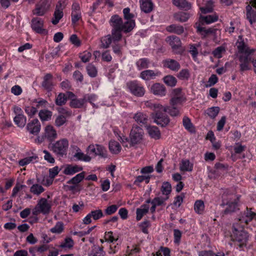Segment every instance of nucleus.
<instances>
[{
	"instance_id": "f257e3e1",
	"label": "nucleus",
	"mask_w": 256,
	"mask_h": 256,
	"mask_svg": "<svg viewBox=\"0 0 256 256\" xmlns=\"http://www.w3.org/2000/svg\"><path fill=\"white\" fill-rule=\"evenodd\" d=\"M109 24L112 27L111 33L114 41H119L122 37V32L128 33L134 28V20H125L117 14L111 16Z\"/></svg>"
},
{
	"instance_id": "f03ea898",
	"label": "nucleus",
	"mask_w": 256,
	"mask_h": 256,
	"mask_svg": "<svg viewBox=\"0 0 256 256\" xmlns=\"http://www.w3.org/2000/svg\"><path fill=\"white\" fill-rule=\"evenodd\" d=\"M236 46L240 62V70L241 71H245L250 69V55L255 52V50L250 48L247 45L245 44L241 36H239L238 40L236 42Z\"/></svg>"
},
{
	"instance_id": "7ed1b4c3",
	"label": "nucleus",
	"mask_w": 256,
	"mask_h": 256,
	"mask_svg": "<svg viewBox=\"0 0 256 256\" xmlns=\"http://www.w3.org/2000/svg\"><path fill=\"white\" fill-rule=\"evenodd\" d=\"M232 240L236 242L240 250H244L247 246L251 236L243 228L234 225L233 230L231 234Z\"/></svg>"
},
{
	"instance_id": "20e7f679",
	"label": "nucleus",
	"mask_w": 256,
	"mask_h": 256,
	"mask_svg": "<svg viewBox=\"0 0 256 256\" xmlns=\"http://www.w3.org/2000/svg\"><path fill=\"white\" fill-rule=\"evenodd\" d=\"M222 204L226 206L224 213L228 214L234 212L238 208L239 197L235 194H224L222 196Z\"/></svg>"
},
{
	"instance_id": "39448f33",
	"label": "nucleus",
	"mask_w": 256,
	"mask_h": 256,
	"mask_svg": "<svg viewBox=\"0 0 256 256\" xmlns=\"http://www.w3.org/2000/svg\"><path fill=\"white\" fill-rule=\"evenodd\" d=\"M52 206V202L45 198L40 199L38 204L33 210L32 214L37 215L38 214L42 213L44 214H46L50 213Z\"/></svg>"
},
{
	"instance_id": "423d86ee",
	"label": "nucleus",
	"mask_w": 256,
	"mask_h": 256,
	"mask_svg": "<svg viewBox=\"0 0 256 256\" xmlns=\"http://www.w3.org/2000/svg\"><path fill=\"white\" fill-rule=\"evenodd\" d=\"M146 106L154 110H162L164 112H168L172 116H177L180 114L179 110L174 107V106H172V108H170L168 106H163L160 104L152 103L149 102H146Z\"/></svg>"
},
{
	"instance_id": "0eeeda50",
	"label": "nucleus",
	"mask_w": 256,
	"mask_h": 256,
	"mask_svg": "<svg viewBox=\"0 0 256 256\" xmlns=\"http://www.w3.org/2000/svg\"><path fill=\"white\" fill-rule=\"evenodd\" d=\"M67 4L66 0H60L58 2L52 20V22L53 24L56 25L58 24L60 20L63 17V10L65 8Z\"/></svg>"
},
{
	"instance_id": "6e6552de",
	"label": "nucleus",
	"mask_w": 256,
	"mask_h": 256,
	"mask_svg": "<svg viewBox=\"0 0 256 256\" xmlns=\"http://www.w3.org/2000/svg\"><path fill=\"white\" fill-rule=\"evenodd\" d=\"M68 142L66 138L61 139L56 142L53 146V151L58 155L63 156L66 153Z\"/></svg>"
},
{
	"instance_id": "1a4fd4ad",
	"label": "nucleus",
	"mask_w": 256,
	"mask_h": 256,
	"mask_svg": "<svg viewBox=\"0 0 256 256\" xmlns=\"http://www.w3.org/2000/svg\"><path fill=\"white\" fill-rule=\"evenodd\" d=\"M144 131L142 128L138 126H132L130 133L131 143L130 145H134L140 143L142 140Z\"/></svg>"
},
{
	"instance_id": "9d476101",
	"label": "nucleus",
	"mask_w": 256,
	"mask_h": 256,
	"mask_svg": "<svg viewBox=\"0 0 256 256\" xmlns=\"http://www.w3.org/2000/svg\"><path fill=\"white\" fill-rule=\"evenodd\" d=\"M50 0H40L32 10L34 15L42 16L48 10L50 6Z\"/></svg>"
},
{
	"instance_id": "9b49d317",
	"label": "nucleus",
	"mask_w": 256,
	"mask_h": 256,
	"mask_svg": "<svg viewBox=\"0 0 256 256\" xmlns=\"http://www.w3.org/2000/svg\"><path fill=\"white\" fill-rule=\"evenodd\" d=\"M166 40L171 46L174 53L179 54L182 51L181 41L178 36H169L166 38Z\"/></svg>"
},
{
	"instance_id": "f8f14e48",
	"label": "nucleus",
	"mask_w": 256,
	"mask_h": 256,
	"mask_svg": "<svg viewBox=\"0 0 256 256\" xmlns=\"http://www.w3.org/2000/svg\"><path fill=\"white\" fill-rule=\"evenodd\" d=\"M88 152L92 154L94 156H99L101 158L107 156V151L106 148L101 145L90 144L87 148Z\"/></svg>"
},
{
	"instance_id": "ddd939ff",
	"label": "nucleus",
	"mask_w": 256,
	"mask_h": 256,
	"mask_svg": "<svg viewBox=\"0 0 256 256\" xmlns=\"http://www.w3.org/2000/svg\"><path fill=\"white\" fill-rule=\"evenodd\" d=\"M127 86L130 92L136 96H142L144 94L145 90L143 86L137 81L129 82Z\"/></svg>"
},
{
	"instance_id": "4468645a",
	"label": "nucleus",
	"mask_w": 256,
	"mask_h": 256,
	"mask_svg": "<svg viewBox=\"0 0 256 256\" xmlns=\"http://www.w3.org/2000/svg\"><path fill=\"white\" fill-rule=\"evenodd\" d=\"M154 111L156 113L154 114L153 118L155 123L162 126H164L168 124L170 122L169 118L167 116L164 115L160 112H163L162 110Z\"/></svg>"
},
{
	"instance_id": "2eb2a0df",
	"label": "nucleus",
	"mask_w": 256,
	"mask_h": 256,
	"mask_svg": "<svg viewBox=\"0 0 256 256\" xmlns=\"http://www.w3.org/2000/svg\"><path fill=\"white\" fill-rule=\"evenodd\" d=\"M168 200V197L167 196L166 198L164 196H158L154 198L152 200H148L146 201V203H151L152 206L150 208V210L152 213H154L156 211V206L163 205L164 202Z\"/></svg>"
},
{
	"instance_id": "dca6fc26",
	"label": "nucleus",
	"mask_w": 256,
	"mask_h": 256,
	"mask_svg": "<svg viewBox=\"0 0 256 256\" xmlns=\"http://www.w3.org/2000/svg\"><path fill=\"white\" fill-rule=\"evenodd\" d=\"M32 28L38 34H44L46 32V30L43 28L44 21L39 18H35L31 21Z\"/></svg>"
},
{
	"instance_id": "f3484780",
	"label": "nucleus",
	"mask_w": 256,
	"mask_h": 256,
	"mask_svg": "<svg viewBox=\"0 0 256 256\" xmlns=\"http://www.w3.org/2000/svg\"><path fill=\"white\" fill-rule=\"evenodd\" d=\"M197 2L202 13L206 14L212 11L214 3L212 0L208 1L204 0H198Z\"/></svg>"
},
{
	"instance_id": "a211bd4d",
	"label": "nucleus",
	"mask_w": 256,
	"mask_h": 256,
	"mask_svg": "<svg viewBox=\"0 0 256 256\" xmlns=\"http://www.w3.org/2000/svg\"><path fill=\"white\" fill-rule=\"evenodd\" d=\"M57 138V133L54 128L50 125L46 126L44 128L42 139H46L52 142Z\"/></svg>"
},
{
	"instance_id": "6ab92c4d",
	"label": "nucleus",
	"mask_w": 256,
	"mask_h": 256,
	"mask_svg": "<svg viewBox=\"0 0 256 256\" xmlns=\"http://www.w3.org/2000/svg\"><path fill=\"white\" fill-rule=\"evenodd\" d=\"M41 125L39 120L35 118L30 122L26 126L28 130L34 135L38 134L40 132Z\"/></svg>"
},
{
	"instance_id": "aec40b11",
	"label": "nucleus",
	"mask_w": 256,
	"mask_h": 256,
	"mask_svg": "<svg viewBox=\"0 0 256 256\" xmlns=\"http://www.w3.org/2000/svg\"><path fill=\"white\" fill-rule=\"evenodd\" d=\"M256 216V214L252 210L246 208L243 213L240 216L238 220L242 224H248L250 222L252 221Z\"/></svg>"
},
{
	"instance_id": "412c9836",
	"label": "nucleus",
	"mask_w": 256,
	"mask_h": 256,
	"mask_svg": "<svg viewBox=\"0 0 256 256\" xmlns=\"http://www.w3.org/2000/svg\"><path fill=\"white\" fill-rule=\"evenodd\" d=\"M150 91L154 94L160 96H164L166 94L164 86L160 83L154 84L150 88Z\"/></svg>"
},
{
	"instance_id": "4be33fe9",
	"label": "nucleus",
	"mask_w": 256,
	"mask_h": 256,
	"mask_svg": "<svg viewBox=\"0 0 256 256\" xmlns=\"http://www.w3.org/2000/svg\"><path fill=\"white\" fill-rule=\"evenodd\" d=\"M81 18V12L79 4L74 3L72 8V21L73 24L76 23Z\"/></svg>"
},
{
	"instance_id": "5701e85b",
	"label": "nucleus",
	"mask_w": 256,
	"mask_h": 256,
	"mask_svg": "<svg viewBox=\"0 0 256 256\" xmlns=\"http://www.w3.org/2000/svg\"><path fill=\"white\" fill-rule=\"evenodd\" d=\"M150 209L148 204H145L140 206V208L136 209V220L137 221L140 220L146 214Z\"/></svg>"
},
{
	"instance_id": "b1692460",
	"label": "nucleus",
	"mask_w": 256,
	"mask_h": 256,
	"mask_svg": "<svg viewBox=\"0 0 256 256\" xmlns=\"http://www.w3.org/2000/svg\"><path fill=\"white\" fill-rule=\"evenodd\" d=\"M160 74V73L159 72H155L152 70H146L140 73V78L144 80H150L154 78Z\"/></svg>"
},
{
	"instance_id": "393cba45",
	"label": "nucleus",
	"mask_w": 256,
	"mask_h": 256,
	"mask_svg": "<svg viewBox=\"0 0 256 256\" xmlns=\"http://www.w3.org/2000/svg\"><path fill=\"white\" fill-rule=\"evenodd\" d=\"M246 18L248 20L250 24L256 22V12L252 9V6L250 4L246 7Z\"/></svg>"
},
{
	"instance_id": "a878e982",
	"label": "nucleus",
	"mask_w": 256,
	"mask_h": 256,
	"mask_svg": "<svg viewBox=\"0 0 256 256\" xmlns=\"http://www.w3.org/2000/svg\"><path fill=\"white\" fill-rule=\"evenodd\" d=\"M133 118L135 121L139 124H146L148 120V116L146 114L140 112H138L135 114Z\"/></svg>"
},
{
	"instance_id": "bb28decb",
	"label": "nucleus",
	"mask_w": 256,
	"mask_h": 256,
	"mask_svg": "<svg viewBox=\"0 0 256 256\" xmlns=\"http://www.w3.org/2000/svg\"><path fill=\"white\" fill-rule=\"evenodd\" d=\"M218 16L216 14H212L211 15H208L206 16H200V22L203 24L205 23L206 24H210L217 21L218 20Z\"/></svg>"
},
{
	"instance_id": "cd10ccee",
	"label": "nucleus",
	"mask_w": 256,
	"mask_h": 256,
	"mask_svg": "<svg viewBox=\"0 0 256 256\" xmlns=\"http://www.w3.org/2000/svg\"><path fill=\"white\" fill-rule=\"evenodd\" d=\"M146 130L150 136L154 139L158 140L160 138V132L158 128L156 126H148Z\"/></svg>"
},
{
	"instance_id": "c85d7f7f",
	"label": "nucleus",
	"mask_w": 256,
	"mask_h": 256,
	"mask_svg": "<svg viewBox=\"0 0 256 256\" xmlns=\"http://www.w3.org/2000/svg\"><path fill=\"white\" fill-rule=\"evenodd\" d=\"M164 65L172 70H178L180 68V64L176 60L172 59L164 60Z\"/></svg>"
},
{
	"instance_id": "c756f323",
	"label": "nucleus",
	"mask_w": 256,
	"mask_h": 256,
	"mask_svg": "<svg viewBox=\"0 0 256 256\" xmlns=\"http://www.w3.org/2000/svg\"><path fill=\"white\" fill-rule=\"evenodd\" d=\"M82 170V167L78 166H67L64 170V174L66 175H72L76 172L81 171Z\"/></svg>"
},
{
	"instance_id": "7c9ffc66",
	"label": "nucleus",
	"mask_w": 256,
	"mask_h": 256,
	"mask_svg": "<svg viewBox=\"0 0 256 256\" xmlns=\"http://www.w3.org/2000/svg\"><path fill=\"white\" fill-rule=\"evenodd\" d=\"M140 8L146 13L150 12L152 10V4L151 0H140Z\"/></svg>"
},
{
	"instance_id": "2f4dec72",
	"label": "nucleus",
	"mask_w": 256,
	"mask_h": 256,
	"mask_svg": "<svg viewBox=\"0 0 256 256\" xmlns=\"http://www.w3.org/2000/svg\"><path fill=\"white\" fill-rule=\"evenodd\" d=\"M74 157L77 160L85 162H89L91 160V158L82 152L79 148H78L76 152L74 155Z\"/></svg>"
},
{
	"instance_id": "473e14b6",
	"label": "nucleus",
	"mask_w": 256,
	"mask_h": 256,
	"mask_svg": "<svg viewBox=\"0 0 256 256\" xmlns=\"http://www.w3.org/2000/svg\"><path fill=\"white\" fill-rule=\"evenodd\" d=\"M173 4L176 6L184 10H188L191 8V4L186 0H173Z\"/></svg>"
},
{
	"instance_id": "72a5a7b5",
	"label": "nucleus",
	"mask_w": 256,
	"mask_h": 256,
	"mask_svg": "<svg viewBox=\"0 0 256 256\" xmlns=\"http://www.w3.org/2000/svg\"><path fill=\"white\" fill-rule=\"evenodd\" d=\"M109 149L112 153L118 154L120 152L122 148L118 142L112 140L109 142Z\"/></svg>"
},
{
	"instance_id": "f704fd0d",
	"label": "nucleus",
	"mask_w": 256,
	"mask_h": 256,
	"mask_svg": "<svg viewBox=\"0 0 256 256\" xmlns=\"http://www.w3.org/2000/svg\"><path fill=\"white\" fill-rule=\"evenodd\" d=\"M38 156L36 154H34L32 156L25 158L23 159L20 160L18 162V164L20 166H24L30 163H33L38 161Z\"/></svg>"
},
{
	"instance_id": "c9c22d12",
	"label": "nucleus",
	"mask_w": 256,
	"mask_h": 256,
	"mask_svg": "<svg viewBox=\"0 0 256 256\" xmlns=\"http://www.w3.org/2000/svg\"><path fill=\"white\" fill-rule=\"evenodd\" d=\"M52 112L48 110H42L39 112L38 116L42 121H48L52 116Z\"/></svg>"
},
{
	"instance_id": "e433bc0d",
	"label": "nucleus",
	"mask_w": 256,
	"mask_h": 256,
	"mask_svg": "<svg viewBox=\"0 0 256 256\" xmlns=\"http://www.w3.org/2000/svg\"><path fill=\"white\" fill-rule=\"evenodd\" d=\"M166 30L170 32L175 33L178 34H180L184 32V28L182 26L176 24L170 25L166 28Z\"/></svg>"
},
{
	"instance_id": "4c0bfd02",
	"label": "nucleus",
	"mask_w": 256,
	"mask_h": 256,
	"mask_svg": "<svg viewBox=\"0 0 256 256\" xmlns=\"http://www.w3.org/2000/svg\"><path fill=\"white\" fill-rule=\"evenodd\" d=\"M160 190L163 195L162 196L165 198L167 196L168 199L172 192V186L170 183L168 182H164L162 184Z\"/></svg>"
},
{
	"instance_id": "58836bf2",
	"label": "nucleus",
	"mask_w": 256,
	"mask_h": 256,
	"mask_svg": "<svg viewBox=\"0 0 256 256\" xmlns=\"http://www.w3.org/2000/svg\"><path fill=\"white\" fill-rule=\"evenodd\" d=\"M112 42H115L118 41H114L112 37V34L111 35L108 34L106 36L102 37L101 39V46L105 48H108L109 47Z\"/></svg>"
},
{
	"instance_id": "ea45409f",
	"label": "nucleus",
	"mask_w": 256,
	"mask_h": 256,
	"mask_svg": "<svg viewBox=\"0 0 256 256\" xmlns=\"http://www.w3.org/2000/svg\"><path fill=\"white\" fill-rule=\"evenodd\" d=\"M42 86L46 89L50 90L52 86V76L50 74H46L44 78Z\"/></svg>"
},
{
	"instance_id": "a19ab883",
	"label": "nucleus",
	"mask_w": 256,
	"mask_h": 256,
	"mask_svg": "<svg viewBox=\"0 0 256 256\" xmlns=\"http://www.w3.org/2000/svg\"><path fill=\"white\" fill-rule=\"evenodd\" d=\"M226 52V46L222 45L216 48L213 52L212 54L214 56L218 58H222L223 54Z\"/></svg>"
},
{
	"instance_id": "79ce46f5",
	"label": "nucleus",
	"mask_w": 256,
	"mask_h": 256,
	"mask_svg": "<svg viewBox=\"0 0 256 256\" xmlns=\"http://www.w3.org/2000/svg\"><path fill=\"white\" fill-rule=\"evenodd\" d=\"M14 121L18 127L24 128L26 124V118L24 115L16 116L14 118Z\"/></svg>"
},
{
	"instance_id": "37998d69",
	"label": "nucleus",
	"mask_w": 256,
	"mask_h": 256,
	"mask_svg": "<svg viewBox=\"0 0 256 256\" xmlns=\"http://www.w3.org/2000/svg\"><path fill=\"white\" fill-rule=\"evenodd\" d=\"M86 104V100L84 97L82 98H74L70 102V106L74 108H80Z\"/></svg>"
},
{
	"instance_id": "c03bdc74",
	"label": "nucleus",
	"mask_w": 256,
	"mask_h": 256,
	"mask_svg": "<svg viewBox=\"0 0 256 256\" xmlns=\"http://www.w3.org/2000/svg\"><path fill=\"white\" fill-rule=\"evenodd\" d=\"M190 14L185 12H179L174 15L175 19L180 22H186L190 18Z\"/></svg>"
},
{
	"instance_id": "a18cd8bd",
	"label": "nucleus",
	"mask_w": 256,
	"mask_h": 256,
	"mask_svg": "<svg viewBox=\"0 0 256 256\" xmlns=\"http://www.w3.org/2000/svg\"><path fill=\"white\" fill-rule=\"evenodd\" d=\"M48 102L42 98H34L31 101L32 105H34L36 109L40 107H44Z\"/></svg>"
},
{
	"instance_id": "49530a36",
	"label": "nucleus",
	"mask_w": 256,
	"mask_h": 256,
	"mask_svg": "<svg viewBox=\"0 0 256 256\" xmlns=\"http://www.w3.org/2000/svg\"><path fill=\"white\" fill-rule=\"evenodd\" d=\"M196 28L198 32L204 38L208 34L212 33L214 30L212 28L206 29L200 26V24H196Z\"/></svg>"
},
{
	"instance_id": "de8ad7c7",
	"label": "nucleus",
	"mask_w": 256,
	"mask_h": 256,
	"mask_svg": "<svg viewBox=\"0 0 256 256\" xmlns=\"http://www.w3.org/2000/svg\"><path fill=\"white\" fill-rule=\"evenodd\" d=\"M84 178V172H82L77 174L68 182V184H76L80 183Z\"/></svg>"
},
{
	"instance_id": "09e8293b",
	"label": "nucleus",
	"mask_w": 256,
	"mask_h": 256,
	"mask_svg": "<svg viewBox=\"0 0 256 256\" xmlns=\"http://www.w3.org/2000/svg\"><path fill=\"white\" fill-rule=\"evenodd\" d=\"M164 82L168 86H174L177 82L176 79L172 76L168 75L164 78Z\"/></svg>"
},
{
	"instance_id": "8fccbe9b",
	"label": "nucleus",
	"mask_w": 256,
	"mask_h": 256,
	"mask_svg": "<svg viewBox=\"0 0 256 256\" xmlns=\"http://www.w3.org/2000/svg\"><path fill=\"white\" fill-rule=\"evenodd\" d=\"M183 126L184 128L190 132H194V127L190 119L187 116H184L182 120Z\"/></svg>"
},
{
	"instance_id": "3c124183",
	"label": "nucleus",
	"mask_w": 256,
	"mask_h": 256,
	"mask_svg": "<svg viewBox=\"0 0 256 256\" xmlns=\"http://www.w3.org/2000/svg\"><path fill=\"white\" fill-rule=\"evenodd\" d=\"M194 210L195 212L199 214L203 212L204 210V204L202 200H198L194 204Z\"/></svg>"
},
{
	"instance_id": "603ef678",
	"label": "nucleus",
	"mask_w": 256,
	"mask_h": 256,
	"mask_svg": "<svg viewBox=\"0 0 256 256\" xmlns=\"http://www.w3.org/2000/svg\"><path fill=\"white\" fill-rule=\"evenodd\" d=\"M181 171L190 172L192 170V164H191L188 160H183L180 166Z\"/></svg>"
},
{
	"instance_id": "864d4df0",
	"label": "nucleus",
	"mask_w": 256,
	"mask_h": 256,
	"mask_svg": "<svg viewBox=\"0 0 256 256\" xmlns=\"http://www.w3.org/2000/svg\"><path fill=\"white\" fill-rule=\"evenodd\" d=\"M44 188L38 184H34L30 188V192L38 196L44 192Z\"/></svg>"
},
{
	"instance_id": "5fc2aeb1",
	"label": "nucleus",
	"mask_w": 256,
	"mask_h": 256,
	"mask_svg": "<svg viewBox=\"0 0 256 256\" xmlns=\"http://www.w3.org/2000/svg\"><path fill=\"white\" fill-rule=\"evenodd\" d=\"M74 244L73 240L70 238H66L64 240L61 242L60 247L61 248H70Z\"/></svg>"
},
{
	"instance_id": "6e6d98bb",
	"label": "nucleus",
	"mask_w": 256,
	"mask_h": 256,
	"mask_svg": "<svg viewBox=\"0 0 256 256\" xmlns=\"http://www.w3.org/2000/svg\"><path fill=\"white\" fill-rule=\"evenodd\" d=\"M220 108L213 106L208 108L206 110L208 115L212 118H215L220 112Z\"/></svg>"
},
{
	"instance_id": "4d7b16f0",
	"label": "nucleus",
	"mask_w": 256,
	"mask_h": 256,
	"mask_svg": "<svg viewBox=\"0 0 256 256\" xmlns=\"http://www.w3.org/2000/svg\"><path fill=\"white\" fill-rule=\"evenodd\" d=\"M64 230V224L62 222H58L54 227L50 228V231L53 234H60Z\"/></svg>"
},
{
	"instance_id": "13d9d810",
	"label": "nucleus",
	"mask_w": 256,
	"mask_h": 256,
	"mask_svg": "<svg viewBox=\"0 0 256 256\" xmlns=\"http://www.w3.org/2000/svg\"><path fill=\"white\" fill-rule=\"evenodd\" d=\"M67 97L64 94L60 93L56 98V104L58 106H62L66 104Z\"/></svg>"
},
{
	"instance_id": "bf43d9fd",
	"label": "nucleus",
	"mask_w": 256,
	"mask_h": 256,
	"mask_svg": "<svg viewBox=\"0 0 256 256\" xmlns=\"http://www.w3.org/2000/svg\"><path fill=\"white\" fill-rule=\"evenodd\" d=\"M148 59L144 58L139 60L136 62V66L138 70H140L144 68H147L148 66Z\"/></svg>"
},
{
	"instance_id": "052dcab7",
	"label": "nucleus",
	"mask_w": 256,
	"mask_h": 256,
	"mask_svg": "<svg viewBox=\"0 0 256 256\" xmlns=\"http://www.w3.org/2000/svg\"><path fill=\"white\" fill-rule=\"evenodd\" d=\"M24 110L28 116L30 118L34 116L38 112L36 108L34 105L26 106Z\"/></svg>"
},
{
	"instance_id": "680f3d73",
	"label": "nucleus",
	"mask_w": 256,
	"mask_h": 256,
	"mask_svg": "<svg viewBox=\"0 0 256 256\" xmlns=\"http://www.w3.org/2000/svg\"><path fill=\"white\" fill-rule=\"evenodd\" d=\"M104 238L106 242L110 244L116 242L118 240V237L114 236L112 232H106Z\"/></svg>"
},
{
	"instance_id": "e2e57ef3",
	"label": "nucleus",
	"mask_w": 256,
	"mask_h": 256,
	"mask_svg": "<svg viewBox=\"0 0 256 256\" xmlns=\"http://www.w3.org/2000/svg\"><path fill=\"white\" fill-rule=\"evenodd\" d=\"M105 254L102 248L95 246L92 249L90 256H104Z\"/></svg>"
},
{
	"instance_id": "0e129e2a",
	"label": "nucleus",
	"mask_w": 256,
	"mask_h": 256,
	"mask_svg": "<svg viewBox=\"0 0 256 256\" xmlns=\"http://www.w3.org/2000/svg\"><path fill=\"white\" fill-rule=\"evenodd\" d=\"M90 214L91 215L92 218L94 220H98L104 216V214L102 213V212L101 210H92L90 212Z\"/></svg>"
},
{
	"instance_id": "69168bd1",
	"label": "nucleus",
	"mask_w": 256,
	"mask_h": 256,
	"mask_svg": "<svg viewBox=\"0 0 256 256\" xmlns=\"http://www.w3.org/2000/svg\"><path fill=\"white\" fill-rule=\"evenodd\" d=\"M86 70L88 74L90 77H96L97 75V70L96 68L92 64H89L86 66Z\"/></svg>"
},
{
	"instance_id": "338daca9",
	"label": "nucleus",
	"mask_w": 256,
	"mask_h": 256,
	"mask_svg": "<svg viewBox=\"0 0 256 256\" xmlns=\"http://www.w3.org/2000/svg\"><path fill=\"white\" fill-rule=\"evenodd\" d=\"M84 99L86 100V102H88L91 104L94 107L96 106V104L94 102L97 100L98 96L94 94H88L84 96Z\"/></svg>"
},
{
	"instance_id": "774afa93",
	"label": "nucleus",
	"mask_w": 256,
	"mask_h": 256,
	"mask_svg": "<svg viewBox=\"0 0 256 256\" xmlns=\"http://www.w3.org/2000/svg\"><path fill=\"white\" fill-rule=\"evenodd\" d=\"M190 76V72L187 69H183L181 70L178 74V78L180 80H188Z\"/></svg>"
}]
</instances>
